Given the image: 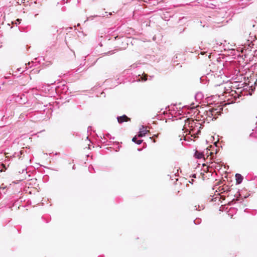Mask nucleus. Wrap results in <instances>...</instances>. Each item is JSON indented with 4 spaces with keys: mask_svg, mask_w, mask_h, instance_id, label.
I'll return each mask as SVG.
<instances>
[{
    "mask_svg": "<svg viewBox=\"0 0 257 257\" xmlns=\"http://www.w3.org/2000/svg\"><path fill=\"white\" fill-rule=\"evenodd\" d=\"M193 177H194V178H196V175L195 174L193 175Z\"/></svg>",
    "mask_w": 257,
    "mask_h": 257,
    "instance_id": "obj_9",
    "label": "nucleus"
},
{
    "mask_svg": "<svg viewBox=\"0 0 257 257\" xmlns=\"http://www.w3.org/2000/svg\"><path fill=\"white\" fill-rule=\"evenodd\" d=\"M195 157L197 159L204 158L205 159L204 152H200L198 151H196L195 153Z\"/></svg>",
    "mask_w": 257,
    "mask_h": 257,
    "instance_id": "obj_2",
    "label": "nucleus"
},
{
    "mask_svg": "<svg viewBox=\"0 0 257 257\" xmlns=\"http://www.w3.org/2000/svg\"><path fill=\"white\" fill-rule=\"evenodd\" d=\"M203 152H204L205 156H206L207 159H208L209 156H210V159H212V156L213 155V153L211 152L209 149L207 148Z\"/></svg>",
    "mask_w": 257,
    "mask_h": 257,
    "instance_id": "obj_3",
    "label": "nucleus"
},
{
    "mask_svg": "<svg viewBox=\"0 0 257 257\" xmlns=\"http://www.w3.org/2000/svg\"><path fill=\"white\" fill-rule=\"evenodd\" d=\"M131 120L130 118L128 117L125 115H123L121 116L117 117V121L119 123H121L125 121H128Z\"/></svg>",
    "mask_w": 257,
    "mask_h": 257,
    "instance_id": "obj_1",
    "label": "nucleus"
},
{
    "mask_svg": "<svg viewBox=\"0 0 257 257\" xmlns=\"http://www.w3.org/2000/svg\"><path fill=\"white\" fill-rule=\"evenodd\" d=\"M132 141H133L134 142H135V143H137V144H138V145L141 144L143 142V140H137V137H136V136H135V137H134V138H133Z\"/></svg>",
    "mask_w": 257,
    "mask_h": 257,
    "instance_id": "obj_5",
    "label": "nucleus"
},
{
    "mask_svg": "<svg viewBox=\"0 0 257 257\" xmlns=\"http://www.w3.org/2000/svg\"><path fill=\"white\" fill-rule=\"evenodd\" d=\"M236 182L238 184H240L242 181V177L239 174H236L235 175Z\"/></svg>",
    "mask_w": 257,
    "mask_h": 257,
    "instance_id": "obj_4",
    "label": "nucleus"
},
{
    "mask_svg": "<svg viewBox=\"0 0 257 257\" xmlns=\"http://www.w3.org/2000/svg\"><path fill=\"white\" fill-rule=\"evenodd\" d=\"M147 77H148V75L146 74H144V75L143 76V77H142V79L144 81H146L147 80Z\"/></svg>",
    "mask_w": 257,
    "mask_h": 257,
    "instance_id": "obj_7",
    "label": "nucleus"
},
{
    "mask_svg": "<svg viewBox=\"0 0 257 257\" xmlns=\"http://www.w3.org/2000/svg\"><path fill=\"white\" fill-rule=\"evenodd\" d=\"M146 134V133H143V132H140L139 134L138 135L139 137H143L145 136Z\"/></svg>",
    "mask_w": 257,
    "mask_h": 257,
    "instance_id": "obj_6",
    "label": "nucleus"
},
{
    "mask_svg": "<svg viewBox=\"0 0 257 257\" xmlns=\"http://www.w3.org/2000/svg\"><path fill=\"white\" fill-rule=\"evenodd\" d=\"M193 179H192V180H191V181H189V182H190V183H193Z\"/></svg>",
    "mask_w": 257,
    "mask_h": 257,
    "instance_id": "obj_8",
    "label": "nucleus"
}]
</instances>
